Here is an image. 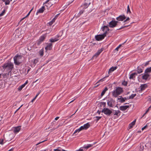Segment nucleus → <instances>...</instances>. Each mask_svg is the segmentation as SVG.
Listing matches in <instances>:
<instances>
[{
	"label": "nucleus",
	"mask_w": 151,
	"mask_h": 151,
	"mask_svg": "<svg viewBox=\"0 0 151 151\" xmlns=\"http://www.w3.org/2000/svg\"><path fill=\"white\" fill-rule=\"evenodd\" d=\"M123 92V90L122 88L117 87L115 90L112 92V94L114 97H116Z\"/></svg>",
	"instance_id": "nucleus-2"
},
{
	"label": "nucleus",
	"mask_w": 151,
	"mask_h": 151,
	"mask_svg": "<svg viewBox=\"0 0 151 151\" xmlns=\"http://www.w3.org/2000/svg\"><path fill=\"white\" fill-rule=\"evenodd\" d=\"M143 68L142 67H141V66H138L137 68V73L139 74L142 73L143 70Z\"/></svg>",
	"instance_id": "nucleus-14"
},
{
	"label": "nucleus",
	"mask_w": 151,
	"mask_h": 151,
	"mask_svg": "<svg viewBox=\"0 0 151 151\" xmlns=\"http://www.w3.org/2000/svg\"><path fill=\"white\" fill-rule=\"evenodd\" d=\"M151 109V105L146 110L145 112V113H147L149 110Z\"/></svg>",
	"instance_id": "nucleus-48"
},
{
	"label": "nucleus",
	"mask_w": 151,
	"mask_h": 151,
	"mask_svg": "<svg viewBox=\"0 0 151 151\" xmlns=\"http://www.w3.org/2000/svg\"><path fill=\"white\" fill-rule=\"evenodd\" d=\"M104 50V48H101L100 49H99L98 50L97 52L95 54L93 55V57H96V58L98 57L100 54Z\"/></svg>",
	"instance_id": "nucleus-11"
},
{
	"label": "nucleus",
	"mask_w": 151,
	"mask_h": 151,
	"mask_svg": "<svg viewBox=\"0 0 151 151\" xmlns=\"http://www.w3.org/2000/svg\"><path fill=\"white\" fill-rule=\"evenodd\" d=\"M28 81L27 80L26 81L25 83L24 84L25 86L26 84H27V83H28Z\"/></svg>",
	"instance_id": "nucleus-58"
},
{
	"label": "nucleus",
	"mask_w": 151,
	"mask_h": 151,
	"mask_svg": "<svg viewBox=\"0 0 151 151\" xmlns=\"http://www.w3.org/2000/svg\"><path fill=\"white\" fill-rule=\"evenodd\" d=\"M106 36V32L102 35H97L95 36L96 40L97 41H100L104 39Z\"/></svg>",
	"instance_id": "nucleus-6"
},
{
	"label": "nucleus",
	"mask_w": 151,
	"mask_h": 151,
	"mask_svg": "<svg viewBox=\"0 0 151 151\" xmlns=\"http://www.w3.org/2000/svg\"><path fill=\"white\" fill-rule=\"evenodd\" d=\"M130 19L129 18V17H128L126 19V21H128Z\"/></svg>",
	"instance_id": "nucleus-62"
},
{
	"label": "nucleus",
	"mask_w": 151,
	"mask_h": 151,
	"mask_svg": "<svg viewBox=\"0 0 151 151\" xmlns=\"http://www.w3.org/2000/svg\"><path fill=\"white\" fill-rule=\"evenodd\" d=\"M147 87V84H145L141 85L140 87L141 91L144 90Z\"/></svg>",
	"instance_id": "nucleus-20"
},
{
	"label": "nucleus",
	"mask_w": 151,
	"mask_h": 151,
	"mask_svg": "<svg viewBox=\"0 0 151 151\" xmlns=\"http://www.w3.org/2000/svg\"><path fill=\"white\" fill-rule=\"evenodd\" d=\"M22 58V56L17 55H15L13 58L14 62L16 65H19L21 62H20V59Z\"/></svg>",
	"instance_id": "nucleus-3"
},
{
	"label": "nucleus",
	"mask_w": 151,
	"mask_h": 151,
	"mask_svg": "<svg viewBox=\"0 0 151 151\" xmlns=\"http://www.w3.org/2000/svg\"><path fill=\"white\" fill-rule=\"evenodd\" d=\"M115 113L114 114V115H116L117 116H118L119 113L121 112L119 110H115Z\"/></svg>",
	"instance_id": "nucleus-36"
},
{
	"label": "nucleus",
	"mask_w": 151,
	"mask_h": 151,
	"mask_svg": "<svg viewBox=\"0 0 151 151\" xmlns=\"http://www.w3.org/2000/svg\"><path fill=\"white\" fill-rule=\"evenodd\" d=\"M83 129H84L83 126H81L79 128V130H80L81 131Z\"/></svg>",
	"instance_id": "nucleus-51"
},
{
	"label": "nucleus",
	"mask_w": 151,
	"mask_h": 151,
	"mask_svg": "<svg viewBox=\"0 0 151 151\" xmlns=\"http://www.w3.org/2000/svg\"><path fill=\"white\" fill-rule=\"evenodd\" d=\"M39 54L40 56H43L44 53H43V50L42 49L41 50L39 51Z\"/></svg>",
	"instance_id": "nucleus-32"
},
{
	"label": "nucleus",
	"mask_w": 151,
	"mask_h": 151,
	"mask_svg": "<svg viewBox=\"0 0 151 151\" xmlns=\"http://www.w3.org/2000/svg\"><path fill=\"white\" fill-rule=\"evenodd\" d=\"M45 9V6H42L41 8L37 10L36 14L37 15L38 13H42Z\"/></svg>",
	"instance_id": "nucleus-17"
},
{
	"label": "nucleus",
	"mask_w": 151,
	"mask_h": 151,
	"mask_svg": "<svg viewBox=\"0 0 151 151\" xmlns=\"http://www.w3.org/2000/svg\"><path fill=\"white\" fill-rule=\"evenodd\" d=\"M130 25H127L123 26H122L121 27H120V28H119L117 29V30H120V29H121L124 28L125 27H128Z\"/></svg>",
	"instance_id": "nucleus-33"
},
{
	"label": "nucleus",
	"mask_w": 151,
	"mask_h": 151,
	"mask_svg": "<svg viewBox=\"0 0 151 151\" xmlns=\"http://www.w3.org/2000/svg\"><path fill=\"white\" fill-rule=\"evenodd\" d=\"M127 81H124L122 82V84L124 86H126L127 85Z\"/></svg>",
	"instance_id": "nucleus-43"
},
{
	"label": "nucleus",
	"mask_w": 151,
	"mask_h": 151,
	"mask_svg": "<svg viewBox=\"0 0 151 151\" xmlns=\"http://www.w3.org/2000/svg\"><path fill=\"white\" fill-rule=\"evenodd\" d=\"M46 141V140H45L44 141H43L42 142H40L39 143H38V144H37L36 145H39V144L41 143H42V142H44L45 141Z\"/></svg>",
	"instance_id": "nucleus-57"
},
{
	"label": "nucleus",
	"mask_w": 151,
	"mask_h": 151,
	"mask_svg": "<svg viewBox=\"0 0 151 151\" xmlns=\"http://www.w3.org/2000/svg\"><path fill=\"white\" fill-rule=\"evenodd\" d=\"M40 92L39 91V92L35 96V97L34 98H35V99L37 97V96L40 93Z\"/></svg>",
	"instance_id": "nucleus-53"
},
{
	"label": "nucleus",
	"mask_w": 151,
	"mask_h": 151,
	"mask_svg": "<svg viewBox=\"0 0 151 151\" xmlns=\"http://www.w3.org/2000/svg\"><path fill=\"white\" fill-rule=\"evenodd\" d=\"M146 74L143 75L142 76V78L143 79L145 80H147L148 77L150 76V75L147 73H145Z\"/></svg>",
	"instance_id": "nucleus-23"
},
{
	"label": "nucleus",
	"mask_w": 151,
	"mask_h": 151,
	"mask_svg": "<svg viewBox=\"0 0 151 151\" xmlns=\"http://www.w3.org/2000/svg\"><path fill=\"white\" fill-rule=\"evenodd\" d=\"M126 17L124 15H120L119 17L116 18V19L118 21H123V20L125 19L126 18Z\"/></svg>",
	"instance_id": "nucleus-10"
},
{
	"label": "nucleus",
	"mask_w": 151,
	"mask_h": 151,
	"mask_svg": "<svg viewBox=\"0 0 151 151\" xmlns=\"http://www.w3.org/2000/svg\"><path fill=\"white\" fill-rule=\"evenodd\" d=\"M119 97V98H118V100H119V102L122 103L124 102L127 99L126 97L123 98L122 96H120Z\"/></svg>",
	"instance_id": "nucleus-15"
},
{
	"label": "nucleus",
	"mask_w": 151,
	"mask_h": 151,
	"mask_svg": "<svg viewBox=\"0 0 151 151\" xmlns=\"http://www.w3.org/2000/svg\"><path fill=\"white\" fill-rule=\"evenodd\" d=\"M81 131L80 130H79V128L77 129H76L74 132V133L73 134H75L77 132H79L80 131Z\"/></svg>",
	"instance_id": "nucleus-45"
},
{
	"label": "nucleus",
	"mask_w": 151,
	"mask_h": 151,
	"mask_svg": "<svg viewBox=\"0 0 151 151\" xmlns=\"http://www.w3.org/2000/svg\"><path fill=\"white\" fill-rule=\"evenodd\" d=\"M40 92L39 91V92L35 96V97L34 98H35V99L37 97V96L40 93Z\"/></svg>",
	"instance_id": "nucleus-54"
},
{
	"label": "nucleus",
	"mask_w": 151,
	"mask_h": 151,
	"mask_svg": "<svg viewBox=\"0 0 151 151\" xmlns=\"http://www.w3.org/2000/svg\"><path fill=\"white\" fill-rule=\"evenodd\" d=\"M84 10H81L80 11L79 14H79V16H80L81 14H82Z\"/></svg>",
	"instance_id": "nucleus-47"
},
{
	"label": "nucleus",
	"mask_w": 151,
	"mask_h": 151,
	"mask_svg": "<svg viewBox=\"0 0 151 151\" xmlns=\"http://www.w3.org/2000/svg\"><path fill=\"white\" fill-rule=\"evenodd\" d=\"M96 143H94L93 144H89L87 145H84L83 147V148L86 149H88L89 147H91L93 146V145L95 144Z\"/></svg>",
	"instance_id": "nucleus-24"
},
{
	"label": "nucleus",
	"mask_w": 151,
	"mask_h": 151,
	"mask_svg": "<svg viewBox=\"0 0 151 151\" xmlns=\"http://www.w3.org/2000/svg\"><path fill=\"white\" fill-rule=\"evenodd\" d=\"M6 10L4 9L3 10L2 12L0 14V17L4 15L5 12Z\"/></svg>",
	"instance_id": "nucleus-37"
},
{
	"label": "nucleus",
	"mask_w": 151,
	"mask_h": 151,
	"mask_svg": "<svg viewBox=\"0 0 151 151\" xmlns=\"http://www.w3.org/2000/svg\"><path fill=\"white\" fill-rule=\"evenodd\" d=\"M119 22L118 21H115V19L113 18L112 20L109 23L108 26L111 28H114L117 25Z\"/></svg>",
	"instance_id": "nucleus-4"
},
{
	"label": "nucleus",
	"mask_w": 151,
	"mask_h": 151,
	"mask_svg": "<svg viewBox=\"0 0 151 151\" xmlns=\"http://www.w3.org/2000/svg\"><path fill=\"white\" fill-rule=\"evenodd\" d=\"M130 107L129 106H120L119 109L122 111H125L128 108Z\"/></svg>",
	"instance_id": "nucleus-16"
},
{
	"label": "nucleus",
	"mask_w": 151,
	"mask_h": 151,
	"mask_svg": "<svg viewBox=\"0 0 151 151\" xmlns=\"http://www.w3.org/2000/svg\"><path fill=\"white\" fill-rule=\"evenodd\" d=\"M3 2H5V5H8L9 4L10 1L9 0H2Z\"/></svg>",
	"instance_id": "nucleus-31"
},
{
	"label": "nucleus",
	"mask_w": 151,
	"mask_h": 151,
	"mask_svg": "<svg viewBox=\"0 0 151 151\" xmlns=\"http://www.w3.org/2000/svg\"><path fill=\"white\" fill-rule=\"evenodd\" d=\"M22 106V105H21L20 107H19L18 109H17L16 111H15V113L16 112L18 111V110L20 108V107Z\"/></svg>",
	"instance_id": "nucleus-60"
},
{
	"label": "nucleus",
	"mask_w": 151,
	"mask_h": 151,
	"mask_svg": "<svg viewBox=\"0 0 151 151\" xmlns=\"http://www.w3.org/2000/svg\"><path fill=\"white\" fill-rule=\"evenodd\" d=\"M149 61H148L146 62L145 63V65H144V66H146L147 65H148L149 64Z\"/></svg>",
	"instance_id": "nucleus-49"
},
{
	"label": "nucleus",
	"mask_w": 151,
	"mask_h": 151,
	"mask_svg": "<svg viewBox=\"0 0 151 151\" xmlns=\"http://www.w3.org/2000/svg\"><path fill=\"white\" fill-rule=\"evenodd\" d=\"M25 86L24 84L22 85L21 86L19 87L18 88V90L19 91L21 90L22 88H23Z\"/></svg>",
	"instance_id": "nucleus-35"
},
{
	"label": "nucleus",
	"mask_w": 151,
	"mask_h": 151,
	"mask_svg": "<svg viewBox=\"0 0 151 151\" xmlns=\"http://www.w3.org/2000/svg\"><path fill=\"white\" fill-rule=\"evenodd\" d=\"M101 112L108 116H110L112 113V111L107 108H104Z\"/></svg>",
	"instance_id": "nucleus-5"
},
{
	"label": "nucleus",
	"mask_w": 151,
	"mask_h": 151,
	"mask_svg": "<svg viewBox=\"0 0 151 151\" xmlns=\"http://www.w3.org/2000/svg\"><path fill=\"white\" fill-rule=\"evenodd\" d=\"M83 126L84 128V129L86 130L90 127V124H89V123L88 122L86 124H84Z\"/></svg>",
	"instance_id": "nucleus-25"
},
{
	"label": "nucleus",
	"mask_w": 151,
	"mask_h": 151,
	"mask_svg": "<svg viewBox=\"0 0 151 151\" xmlns=\"http://www.w3.org/2000/svg\"><path fill=\"white\" fill-rule=\"evenodd\" d=\"M144 148V145L141 144L140 146V148L139 151H143Z\"/></svg>",
	"instance_id": "nucleus-30"
},
{
	"label": "nucleus",
	"mask_w": 151,
	"mask_h": 151,
	"mask_svg": "<svg viewBox=\"0 0 151 151\" xmlns=\"http://www.w3.org/2000/svg\"><path fill=\"white\" fill-rule=\"evenodd\" d=\"M38 62V60L37 59H35L33 62L34 64H36Z\"/></svg>",
	"instance_id": "nucleus-38"
},
{
	"label": "nucleus",
	"mask_w": 151,
	"mask_h": 151,
	"mask_svg": "<svg viewBox=\"0 0 151 151\" xmlns=\"http://www.w3.org/2000/svg\"><path fill=\"white\" fill-rule=\"evenodd\" d=\"M137 73H134L131 74L130 75L129 78L130 79H134V78L135 77V75H137Z\"/></svg>",
	"instance_id": "nucleus-21"
},
{
	"label": "nucleus",
	"mask_w": 151,
	"mask_h": 151,
	"mask_svg": "<svg viewBox=\"0 0 151 151\" xmlns=\"http://www.w3.org/2000/svg\"><path fill=\"white\" fill-rule=\"evenodd\" d=\"M108 76H105V77H104L103 78H102V79H101L100 80L96 83V84L98 83H99V82H100L101 81H104V80H105V79Z\"/></svg>",
	"instance_id": "nucleus-40"
},
{
	"label": "nucleus",
	"mask_w": 151,
	"mask_h": 151,
	"mask_svg": "<svg viewBox=\"0 0 151 151\" xmlns=\"http://www.w3.org/2000/svg\"><path fill=\"white\" fill-rule=\"evenodd\" d=\"M46 35H43L41 36L38 40L37 42L38 45H40L42 42L44 41L46 37Z\"/></svg>",
	"instance_id": "nucleus-9"
},
{
	"label": "nucleus",
	"mask_w": 151,
	"mask_h": 151,
	"mask_svg": "<svg viewBox=\"0 0 151 151\" xmlns=\"http://www.w3.org/2000/svg\"><path fill=\"white\" fill-rule=\"evenodd\" d=\"M59 36L57 35L54 38H51L50 40V41L52 43L54 42H56L59 40L58 38L59 37Z\"/></svg>",
	"instance_id": "nucleus-18"
},
{
	"label": "nucleus",
	"mask_w": 151,
	"mask_h": 151,
	"mask_svg": "<svg viewBox=\"0 0 151 151\" xmlns=\"http://www.w3.org/2000/svg\"><path fill=\"white\" fill-rule=\"evenodd\" d=\"M151 72V67L147 68L145 70V73Z\"/></svg>",
	"instance_id": "nucleus-29"
},
{
	"label": "nucleus",
	"mask_w": 151,
	"mask_h": 151,
	"mask_svg": "<svg viewBox=\"0 0 151 151\" xmlns=\"http://www.w3.org/2000/svg\"><path fill=\"white\" fill-rule=\"evenodd\" d=\"M127 13H131V12L130 9V8H129V5H128L127 6Z\"/></svg>",
	"instance_id": "nucleus-41"
},
{
	"label": "nucleus",
	"mask_w": 151,
	"mask_h": 151,
	"mask_svg": "<svg viewBox=\"0 0 151 151\" xmlns=\"http://www.w3.org/2000/svg\"><path fill=\"white\" fill-rule=\"evenodd\" d=\"M108 90V88L107 87H106L104 88L101 93V97L104 94L106 91H107Z\"/></svg>",
	"instance_id": "nucleus-28"
},
{
	"label": "nucleus",
	"mask_w": 151,
	"mask_h": 151,
	"mask_svg": "<svg viewBox=\"0 0 151 151\" xmlns=\"http://www.w3.org/2000/svg\"><path fill=\"white\" fill-rule=\"evenodd\" d=\"M91 0H85L83 4L81 5V8L84 9L87 8L91 4Z\"/></svg>",
	"instance_id": "nucleus-7"
},
{
	"label": "nucleus",
	"mask_w": 151,
	"mask_h": 151,
	"mask_svg": "<svg viewBox=\"0 0 151 151\" xmlns=\"http://www.w3.org/2000/svg\"><path fill=\"white\" fill-rule=\"evenodd\" d=\"M108 27H109L108 26H104L101 28L102 31L104 32H106V34L107 32L109 30Z\"/></svg>",
	"instance_id": "nucleus-12"
},
{
	"label": "nucleus",
	"mask_w": 151,
	"mask_h": 151,
	"mask_svg": "<svg viewBox=\"0 0 151 151\" xmlns=\"http://www.w3.org/2000/svg\"><path fill=\"white\" fill-rule=\"evenodd\" d=\"M121 45H119L115 49V50L116 51H118V49L119 48V47L121 46Z\"/></svg>",
	"instance_id": "nucleus-46"
},
{
	"label": "nucleus",
	"mask_w": 151,
	"mask_h": 151,
	"mask_svg": "<svg viewBox=\"0 0 151 151\" xmlns=\"http://www.w3.org/2000/svg\"><path fill=\"white\" fill-rule=\"evenodd\" d=\"M59 117H56L55 119V120H57L58 119H59Z\"/></svg>",
	"instance_id": "nucleus-61"
},
{
	"label": "nucleus",
	"mask_w": 151,
	"mask_h": 151,
	"mask_svg": "<svg viewBox=\"0 0 151 151\" xmlns=\"http://www.w3.org/2000/svg\"><path fill=\"white\" fill-rule=\"evenodd\" d=\"M115 102V101L112 98L109 99L107 101V104L109 106L112 107L113 106V104Z\"/></svg>",
	"instance_id": "nucleus-8"
},
{
	"label": "nucleus",
	"mask_w": 151,
	"mask_h": 151,
	"mask_svg": "<svg viewBox=\"0 0 151 151\" xmlns=\"http://www.w3.org/2000/svg\"><path fill=\"white\" fill-rule=\"evenodd\" d=\"M136 121V120L135 119L133 121L129 124V129H131L132 127L135 124Z\"/></svg>",
	"instance_id": "nucleus-27"
},
{
	"label": "nucleus",
	"mask_w": 151,
	"mask_h": 151,
	"mask_svg": "<svg viewBox=\"0 0 151 151\" xmlns=\"http://www.w3.org/2000/svg\"><path fill=\"white\" fill-rule=\"evenodd\" d=\"M117 68V66L112 67L109 70V73H111L116 70Z\"/></svg>",
	"instance_id": "nucleus-26"
},
{
	"label": "nucleus",
	"mask_w": 151,
	"mask_h": 151,
	"mask_svg": "<svg viewBox=\"0 0 151 151\" xmlns=\"http://www.w3.org/2000/svg\"><path fill=\"white\" fill-rule=\"evenodd\" d=\"M30 11H29L28 14L25 17H27L30 14Z\"/></svg>",
	"instance_id": "nucleus-59"
},
{
	"label": "nucleus",
	"mask_w": 151,
	"mask_h": 151,
	"mask_svg": "<svg viewBox=\"0 0 151 151\" xmlns=\"http://www.w3.org/2000/svg\"><path fill=\"white\" fill-rule=\"evenodd\" d=\"M136 94H132L130 96H129V99H133L134 97L136 96Z\"/></svg>",
	"instance_id": "nucleus-34"
},
{
	"label": "nucleus",
	"mask_w": 151,
	"mask_h": 151,
	"mask_svg": "<svg viewBox=\"0 0 151 151\" xmlns=\"http://www.w3.org/2000/svg\"><path fill=\"white\" fill-rule=\"evenodd\" d=\"M98 105L99 106V107L100 108L102 107V106H103V107L105 108L106 105V102H101L99 103Z\"/></svg>",
	"instance_id": "nucleus-19"
},
{
	"label": "nucleus",
	"mask_w": 151,
	"mask_h": 151,
	"mask_svg": "<svg viewBox=\"0 0 151 151\" xmlns=\"http://www.w3.org/2000/svg\"><path fill=\"white\" fill-rule=\"evenodd\" d=\"M54 22L52 21V20L48 23V24L49 26H51L53 24V22Z\"/></svg>",
	"instance_id": "nucleus-44"
},
{
	"label": "nucleus",
	"mask_w": 151,
	"mask_h": 151,
	"mask_svg": "<svg viewBox=\"0 0 151 151\" xmlns=\"http://www.w3.org/2000/svg\"><path fill=\"white\" fill-rule=\"evenodd\" d=\"M21 129L20 126H18L14 128V133H17Z\"/></svg>",
	"instance_id": "nucleus-22"
},
{
	"label": "nucleus",
	"mask_w": 151,
	"mask_h": 151,
	"mask_svg": "<svg viewBox=\"0 0 151 151\" xmlns=\"http://www.w3.org/2000/svg\"><path fill=\"white\" fill-rule=\"evenodd\" d=\"M4 140L3 139L0 140V144H3Z\"/></svg>",
	"instance_id": "nucleus-55"
},
{
	"label": "nucleus",
	"mask_w": 151,
	"mask_h": 151,
	"mask_svg": "<svg viewBox=\"0 0 151 151\" xmlns=\"http://www.w3.org/2000/svg\"><path fill=\"white\" fill-rule=\"evenodd\" d=\"M61 148L60 147H58L56 149H54L53 151H61Z\"/></svg>",
	"instance_id": "nucleus-39"
},
{
	"label": "nucleus",
	"mask_w": 151,
	"mask_h": 151,
	"mask_svg": "<svg viewBox=\"0 0 151 151\" xmlns=\"http://www.w3.org/2000/svg\"><path fill=\"white\" fill-rule=\"evenodd\" d=\"M52 43H50L47 44V45L45 47V49L46 51L47 50H50L52 48Z\"/></svg>",
	"instance_id": "nucleus-13"
},
{
	"label": "nucleus",
	"mask_w": 151,
	"mask_h": 151,
	"mask_svg": "<svg viewBox=\"0 0 151 151\" xmlns=\"http://www.w3.org/2000/svg\"><path fill=\"white\" fill-rule=\"evenodd\" d=\"M57 16H56L55 17H54L53 19L52 20V21H53L54 22H55V19H57Z\"/></svg>",
	"instance_id": "nucleus-50"
},
{
	"label": "nucleus",
	"mask_w": 151,
	"mask_h": 151,
	"mask_svg": "<svg viewBox=\"0 0 151 151\" xmlns=\"http://www.w3.org/2000/svg\"><path fill=\"white\" fill-rule=\"evenodd\" d=\"M95 118H96V120L97 122L101 118V116H96Z\"/></svg>",
	"instance_id": "nucleus-42"
},
{
	"label": "nucleus",
	"mask_w": 151,
	"mask_h": 151,
	"mask_svg": "<svg viewBox=\"0 0 151 151\" xmlns=\"http://www.w3.org/2000/svg\"><path fill=\"white\" fill-rule=\"evenodd\" d=\"M2 67L4 70L8 71V75H9V73H11L12 70L14 68V64L11 62H9L4 63Z\"/></svg>",
	"instance_id": "nucleus-1"
},
{
	"label": "nucleus",
	"mask_w": 151,
	"mask_h": 151,
	"mask_svg": "<svg viewBox=\"0 0 151 151\" xmlns=\"http://www.w3.org/2000/svg\"><path fill=\"white\" fill-rule=\"evenodd\" d=\"M100 112H101V111H99V110H98L97 112V113H98V114H99L100 113Z\"/></svg>",
	"instance_id": "nucleus-64"
},
{
	"label": "nucleus",
	"mask_w": 151,
	"mask_h": 151,
	"mask_svg": "<svg viewBox=\"0 0 151 151\" xmlns=\"http://www.w3.org/2000/svg\"><path fill=\"white\" fill-rule=\"evenodd\" d=\"M147 127V126L146 125L142 128V130H144Z\"/></svg>",
	"instance_id": "nucleus-52"
},
{
	"label": "nucleus",
	"mask_w": 151,
	"mask_h": 151,
	"mask_svg": "<svg viewBox=\"0 0 151 151\" xmlns=\"http://www.w3.org/2000/svg\"><path fill=\"white\" fill-rule=\"evenodd\" d=\"M49 1V0H47V1H46L44 4H46L47 3L48 1Z\"/></svg>",
	"instance_id": "nucleus-63"
},
{
	"label": "nucleus",
	"mask_w": 151,
	"mask_h": 151,
	"mask_svg": "<svg viewBox=\"0 0 151 151\" xmlns=\"http://www.w3.org/2000/svg\"><path fill=\"white\" fill-rule=\"evenodd\" d=\"M60 126V125H58L57 127H56V128H53L52 129L53 130H54L55 129H57V128H58V127H59Z\"/></svg>",
	"instance_id": "nucleus-56"
}]
</instances>
